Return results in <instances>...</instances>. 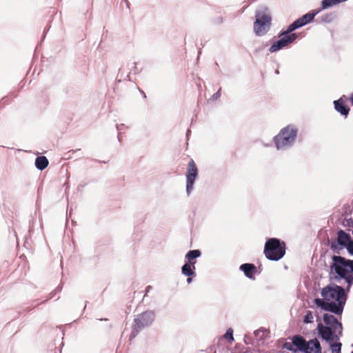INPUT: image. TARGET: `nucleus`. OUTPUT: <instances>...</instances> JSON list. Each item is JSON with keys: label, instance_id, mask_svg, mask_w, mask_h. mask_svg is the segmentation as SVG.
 I'll use <instances>...</instances> for the list:
<instances>
[{"label": "nucleus", "instance_id": "f257e3e1", "mask_svg": "<svg viewBox=\"0 0 353 353\" xmlns=\"http://www.w3.org/2000/svg\"><path fill=\"white\" fill-rule=\"evenodd\" d=\"M321 295L323 299H315L314 303L325 311L338 315L343 313L347 296L345 290L337 285H329L322 288Z\"/></svg>", "mask_w": 353, "mask_h": 353}, {"label": "nucleus", "instance_id": "f03ea898", "mask_svg": "<svg viewBox=\"0 0 353 353\" xmlns=\"http://www.w3.org/2000/svg\"><path fill=\"white\" fill-rule=\"evenodd\" d=\"M330 265L329 276L336 281L344 279L349 291L353 284V260L341 256L333 255Z\"/></svg>", "mask_w": 353, "mask_h": 353}, {"label": "nucleus", "instance_id": "7ed1b4c3", "mask_svg": "<svg viewBox=\"0 0 353 353\" xmlns=\"http://www.w3.org/2000/svg\"><path fill=\"white\" fill-rule=\"evenodd\" d=\"M256 21L253 25L254 32L257 36H263L270 30L272 17L267 8H263L256 12Z\"/></svg>", "mask_w": 353, "mask_h": 353}, {"label": "nucleus", "instance_id": "20e7f679", "mask_svg": "<svg viewBox=\"0 0 353 353\" xmlns=\"http://www.w3.org/2000/svg\"><path fill=\"white\" fill-rule=\"evenodd\" d=\"M285 254V243L276 238L268 239L264 247V254L271 261H279Z\"/></svg>", "mask_w": 353, "mask_h": 353}, {"label": "nucleus", "instance_id": "39448f33", "mask_svg": "<svg viewBox=\"0 0 353 353\" xmlns=\"http://www.w3.org/2000/svg\"><path fill=\"white\" fill-rule=\"evenodd\" d=\"M154 319L155 314L152 311H145L138 315L134 320L130 340L134 339L142 329L151 325Z\"/></svg>", "mask_w": 353, "mask_h": 353}, {"label": "nucleus", "instance_id": "423d86ee", "mask_svg": "<svg viewBox=\"0 0 353 353\" xmlns=\"http://www.w3.org/2000/svg\"><path fill=\"white\" fill-rule=\"evenodd\" d=\"M296 132V130L290 125L281 130L274 137V142L277 149L290 145L294 141Z\"/></svg>", "mask_w": 353, "mask_h": 353}, {"label": "nucleus", "instance_id": "0eeeda50", "mask_svg": "<svg viewBox=\"0 0 353 353\" xmlns=\"http://www.w3.org/2000/svg\"><path fill=\"white\" fill-rule=\"evenodd\" d=\"M292 32L289 31V27L285 31L282 32L279 37L280 39L272 43L270 51L272 52H276L293 43L297 39V35L295 33H292Z\"/></svg>", "mask_w": 353, "mask_h": 353}, {"label": "nucleus", "instance_id": "6e6552de", "mask_svg": "<svg viewBox=\"0 0 353 353\" xmlns=\"http://www.w3.org/2000/svg\"><path fill=\"white\" fill-rule=\"evenodd\" d=\"M199 170L193 159H191L187 168L186 176V191L189 194L193 189L194 181L198 176Z\"/></svg>", "mask_w": 353, "mask_h": 353}, {"label": "nucleus", "instance_id": "1a4fd4ad", "mask_svg": "<svg viewBox=\"0 0 353 353\" xmlns=\"http://www.w3.org/2000/svg\"><path fill=\"white\" fill-rule=\"evenodd\" d=\"M307 342L300 335H295L292 339V342H285L283 347L286 350L296 352L297 350L304 352Z\"/></svg>", "mask_w": 353, "mask_h": 353}, {"label": "nucleus", "instance_id": "9d476101", "mask_svg": "<svg viewBox=\"0 0 353 353\" xmlns=\"http://www.w3.org/2000/svg\"><path fill=\"white\" fill-rule=\"evenodd\" d=\"M321 10H312V12H310L299 18L289 26V31H294L296 29L310 23L312 21L316 14H317Z\"/></svg>", "mask_w": 353, "mask_h": 353}, {"label": "nucleus", "instance_id": "9b49d317", "mask_svg": "<svg viewBox=\"0 0 353 353\" xmlns=\"http://www.w3.org/2000/svg\"><path fill=\"white\" fill-rule=\"evenodd\" d=\"M345 95L341 97L336 101H334V108L335 110L340 112L342 115L347 116L350 112V108L345 105V101L344 98Z\"/></svg>", "mask_w": 353, "mask_h": 353}, {"label": "nucleus", "instance_id": "f8f14e48", "mask_svg": "<svg viewBox=\"0 0 353 353\" xmlns=\"http://www.w3.org/2000/svg\"><path fill=\"white\" fill-rule=\"evenodd\" d=\"M318 330L322 339L326 340L327 341L334 340V334L332 329L330 327L319 324Z\"/></svg>", "mask_w": 353, "mask_h": 353}, {"label": "nucleus", "instance_id": "ddd939ff", "mask_svg": "<svg viewBox=\"0 0 353 353\" xmlns=\"http://www.w3.org/2000/svg\"><path fill=\"white\" fill-rule=\"evenodd\" d=\"M305 353H321L320 343L316 339L310 340L307 343V347L304 350Z\"/></svg>", "mask_w": 353, "mask_h": 353}, {"label": "nucleus", "instance_id": "4468645a", "mask_svg": "<svg viewBox=\"0 0 353 353\" xmlns=\"http://www.w3.org/2000/svg\"><path fill=\"white\" fill-rule=\"evenodd\" d=\"M337 234V243L344 248H346L353 241L350 235L342 230H340Z\"/></svg>", "mask_w": 353, "mask_h": 353}, {"label": "nucleus", "instance_id": "2eb2a0df", "mask_svg": "<svg viewBox=\"0 0 353 353\" xmlns=\"http://www.w3.org/2000/svg\"><path fill=\"white\" fill-rule=\"evenodd\" d=\"M240 270L250 279H254V276L256 272V268L252 263H244L240 266Z\"/></svg>", "mask_w": 353, "mask_h": 353}, {"label": "nucleus", "instance_id": "dca6fc26", "mask_svg": "<svg viewBox=\"0 0 353 353\" xmlns=\"http://www.w3.org/2000/svg\"><path fill=\"white\" fill-rule=\"evenodd\" d=\"M323 321L325 324L334 327L335 325H338L341 329L342 328V325L340 323L336 318H335L333 315L329 314H325L323 315Z\"/></svg>", "mask_w": 353, "mask_h": 353}, {"label": "nucleus", "instance_id": "f3484780", "mask_svg": "<svg viewBox=\"0 0 353 353\" xmlns=\"http://www.w3.org/2000/svg\"><path fill=\"white\" fill-rule=\"evenodd\" d=\"M48 160L45 156H40L36 158L35 165L37 168L43 170L48 165Z\"/></svg>", "mask_w": 353, "mask_h": 353}, {"label": "nucleus", "instance_id": "a211bd4d", "mask_svg": "<svg viewBox=\"0 0 353 353\" xmlns=\"http://www.w3.org/2000/svg\"><path fill=\"white\" fill-rule=\"evenodd\" d=\"M201 254V251L199 250H190L186 254L185 257L188 259V263L195 265V259L200 256Z\"/></svg>", "mask_w": 353, "mask_h": 353}, {"label": "nucleus", "instance_id": "6ab92c4d", "mask_svg": "<svg viewBox=\"0 0 353 353\" xmlns=\"http://www.w3.org/2000/svg\"><path fill=\"white\" fill-rule=\"evenodd\" d=\"M193 269H195L194 264L186 263L182 267L181 271L184 275L190 276L194 274V272Z\"/></svg>", "mask_w": 353, "mask_h": 353}, {"label": "nucleus", "instance_id": "aec40b11", "mask_svg": "<svg viewBox=\"0 0 353 353\" xmlns=\"http://www.w3.org/2000/svg\"><path fill=\"white\" fill-rule=\"evenodd\" d=\"M341 349V343H336L331 345V350L332 353H340Z\"/></svg>", "mask_w": 353, "mask_h": 353}, {"label": "nucleus", "instance_id": "412c9836", "mask_svg": "<svg viewBox=\"0 0 353 353\" xmlns=\"http://www.w3.org/2000/svg\"><path fill=\"white\" fill-rule=\"evenodd\" d=\"M224 338L230 341H234V338H233V330L231 328H229L225 334H224Z\"/></svg>", "mask_w": 353, "mask_h": 353}, {"label": "nucleus", "instance_id": "4be33fe9", "mask_svg": "<svg viewBox=\"0 0 353 353\" xmlns=\"http://www.w3.org/2000/svg\"><path fill=\"white\" fill-rule=\"evenodd\" d=\"M313 320V316L311 312H308L307 314L305 316L304 322L305 323H311Z\"/></svg>", "mask_w": 353, "mask_h": 353}, {"label": "nucleus", "instance_id": "5701e85b", "mask_svg": "<svg viewBox=\"0 0 353 353\" xmlns=\"http://www.w3.org/2000/svg\"><path fill=\"white\" fill-rule=\"evenodd\" d=\"M345 248L350 254L353 255V241Z\"/></svg>", "mask_w": 353, "mask_h": 353}, {"label": "nucleus", "instance_id": "b1692460", "mask_svg": "<svg viewBox=\"0 0 353 353\" xmlns=\"http://www.w3.org/2000/svg\"><path fill=\"white\" fill-rule=\"evenodd\" d=\"M192 278H190V277H188V278L187 279V282H188V283H190L192 282Z\"/></svg>", "mask_w": 353, "mask_h": 353}, {"label": "nucleus", "instance_id": "393cba45", "mask_svg": "<svg viewBox=\"0 0 353 353\" xmlns=\"http://www.w3.org/2000/svg\"><path fill=\"white\" fill-rule=\"evenodd\" d=\"M350 101H351V103H352V105H353V93H352V97H350Z\"/></svg>", "mask_w": 353, "mask_h": 353}, {"label": "nucleus", "instance_id": "a878e982", "mask_svg": "<svg viewBox=\"0 0 353 353\" xmlns=\"http://www.w3.org/2000/svg\"><path fill=\"white\" fill-rule=\"evenodd\" d=\"M150 288H151L150 286H148L147 287V290H146V292H148L149 290H150Z\"/></svg>", "mask_w": 353, "mask_h": 353}, {"label": "nucleus", "instance_id": "bb28decb", "mask_svg": "<svg viewBox=\"0 0 353 353\" xmlns=\"http://www.w3.org/2000/svg\"><path fill=\"white\" fill-rule=\"evenodd\" d=\"M331 248H335L334 245V244H332Z\"/></svg>", "mask_w": 353, "mask_h": 353}, {"label": "nucleus", "instance_id": "cd10ccee", "mask_svg": "<svg viewBox=\"0 0 353 353\" xmlns=\"http://www.w3.org/2000/svg\"><path fill=\"white\" fill-rule=\"evenodd\" d=\"M352 353H353V351L352 352Z\"/></svg>", "mask_w": 353, "mask_h": 353}]
</instances>
